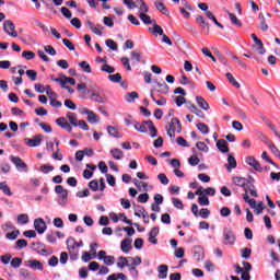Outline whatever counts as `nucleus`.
Instances as JSON below:
<instances>
[{
  "label": "nucleus",
  "mask_w": 280,
  "mask_h": 280,
  "mask_svg": "<svg viewBox=\"0 0 280 280\" xmlns=\"http://www.w3.org/2000/svg\"><path fill=\"white\" fill-rule=\"evenodd\" d=\"M66 117H67L68 121L65 117H59L56 119V124L63 130L71 132L73 130V127L78 128V115H75V113L68 112ZM71 126H73V127H71Z\"/></svg>",
  "instance_id": "f257e3e1"
},
{
  "label": "nucleus",
  "mask_w": 280,
  "mask_h": 280,
  "mask_svg": "<svg viewBox=\"0 0 280 280\" xmlns=\"http://www.w3.org/2000/svg\"><path fill=\"white\" fill-rule=\"evenodd\" d=\"M66 244H67L68 253L70 255V259L72 261L78 260V256L80 255V248L84 246V243L82 241L75 242V238L69 237L66 241Z\"/></svg>",
  "instance_id": "f03ea898"
},
{
  "label": "nucleus",
  "mask_w": 280,
  "mask_h": 280,
  "mask_svg": "<svg viewBox=\"0 0 280 280\" xmlns=\"http://www.w3.org/2000/svg\"><path fill=\"white\" fill-rule=\"evenodd\" d=\"M55 194L58 195L57 202L60 207L67 206V198H69V190L65 189L62 185H57L55 187Z\"/></svg>",
  "instance_id": "7ed1b4c3"
},
{
  "label": "nucleus",
  "mask_w": 280,
  "mask_h": 280,
  "mask_svg": "<svg viewBox=\"0 0 280 280\" xmlns=\"http://www.w3.org/2000/svg\"><path fill=\"white\" fill-rule=\"evenodd\" d=\"M183 130V125L180 124V120L178 118H172L168 126H166V133L174 138L176 137V132H180Z\"/></svg>",
  "instance_id": "20e7f679"
},
{
  "label": "nucleus",
  "mask_w": 280,
  "mask_h": 280,
  "mask_svg": "<svg viewBox=\"0 0 280 280\" xmlns=\"http://www.w3.org/2000/svg\"><path fill=\"white\" fill-rule=\"evenodd\" d=\"M235 233L233 232V230L225 228L223 230V244L225 246H233L235 245Z\"/></svg>",
  "instance_id": "39448f33"
},
{
  "label": "nucleus",
  "mask_w": 280,
  "mask_h": 280,
  "mask_svg": "<svg viewBox=\"0 0 280 280\" xmlns=\"http://www.w3.org/2000/svg\"><path fill=\"white\" fill-rule=\"evenodd\" d=\"M10 161L11 163H13V165H15L18 172H25V173L30 172L27 164L23 162L21 158L11 155Z\"/></svg>",
  "instance_id": "423d86ee"
},
{
  "label": "nucleus",
  "mask_w": 280,
  "mask_h": 280,
  "mask_svg": "<svg viewBox=\"0 0 280 280\" xmlns=\"http://www.w3.org/2000/svg\"><path fill=\"white\" fill-rule=\"evenodd\" d=\"M3 30L8 36H12L13 38H16L19 36V33H16V26L14 25V22L12 20H7L3 22Z\"/></svg>",
  "instance_id": "0eeeda50"
},
{
  "label": "nucleus",
  "mask_w": 280,
  "mask_h": 280,
  "mask_svg": "<svg viewBox=\"0 0 280 280\" xmlns=\"http://www.w3.org/2000/svg\"><path fill=\"white\" fill-rule=\"evenodd\" d=\"M24 143L28 145V148H38L40 143H43V136L37 135L33 139L32 138H25Z\"/></svg>",
  "instance_id": "6e6552de"
},
{
  "label": "nucleus",
  "mask_w": 280,
  "mask_h": 280,
  "mask_svg": "<svg viewBox=\"0 0 280 280\" xmlns=\"http://www.w3.org/2000/svg\"><path fill=\"white\" fill-rule=\"evenodd\" d=\"M245 163H247V165L253 167L256 172H264L261 164L259 161H257V159H255V156H247Z\"/></svg>",
  "instance_id": "1a4fd4ad"
},
{
  "label": "nucleus",
  "mask_w": 280,
  "mask_h": 280,
  "mask_svg": "<svg viewBox=\"0 0 280 280\" xmlns=\"http://www.w3.org/2000/svg\"><path fill=\"white\" fill-rule=\"evenodd\" d=\"M34 229L39 233V235H43L45 231H47V224L45 223V220L38 218L34 221Z\"/></svg>",
  "instance_id": "9d476101"
},
{
  "label": "nucleus",
  "mask_w": 280,
  "mask_h": 280,
  "mask_svg": "<svg viewBox=\"0 0 280 280\" xmlns=\"http://www.w3.org/2000/svg\"><path fill=\"white\" fill-rule=\"evenodd\" d=\"M26 266L28 268H32L33 270H45L43 262H40V260H36V259L27 260Z\"/></svg>",
  "instance_id": "9b49d317"
},
{
  "label": "nucleus",
  "mask_w": 280,
  "mask_h": 280,
  "mask_svg": "<svg viewBox=\"0 0 280 280\" xmlns=\"http://www.w3.org/2000/svg\"><path fill=\"white\" fill-rule=\"evenodd\" d=\"M89 93H91L90 100H92V102H97L98 104H104L106 102L104 97L100 95V90H92L89 91Z\"/></svg>",
  "instance_id": "f8f14e48"
},
{
  "label": "nucleus",
  "mask_w": 280,
  "mask_h": 280,
  "mask_svg": "<svg viewBox=\"0 0 280 280\" xmlns=\"http://www.w3.org/2000/svg\"><path fill=\"white\" fill-rule=\"evenodd\" d=\"M159 232H160L159 226L151 229V231L149 232L150 244H154V245L159 244V240H156Z\"/></svg>",
  "instance_id": "ddd939ff"
},
{
  "label": "nucleus",
  "mask_w": 280,
  "mask_h": 280,
  "mask_svg": "<svg viewBox=\"0 0 280 280\" xmlns=\"http://www.w3.org/2000/svg\"><path fill=\"white\" fill-rule=\"evenodd\" d=\"M232 183L234 185H236L237 187H244V189H246V187L248 185V179H246L244 177H240V176H234V177H232Z\"/></svg>",
  "instance_id": "4468645a"
},
{
  "label": "nucleus",
  "mask_w": 280,
  "mask_h": 280,
  "mask_svg": "<svg viewBox=\"0 0 280 280\" xmlns=\"http://www.w3.org/2000/svg\"><path fill=\"white\" fill-rule=\"evenodd\" d=\"M120 250L126 254H128L129 250H132V240L130 238L122 240L120 244Z\"/></svg>",
  "instance_id": "2eb2a0df"
},
{
  "label": "nucleus",
  "mask_w": 280,
  "mask_h": 280,
  "mask_svg": "<svg viewBox=\"0 0 280 280\" xmlns=\"http://www.w3.org/2000/svg\"><path fill=\"white\" fill-rule=\"evenodd\" d=\"M217 148L222 152V154L229 153V143L224 139L217 141Z\"/></svg>",
  "instance_id": "dca6fc26"
},
{
  "label": "nucleus",
  "mask_w": 280,
  "mask_h": 280,
  "mask_svg": "<svg viewBox=\"0 0 280 280\" xmlns=\"http://www.w3.org/2000/svg\"><path fill=\"white\" fill-rule=\"evenodd\" d=\"M225 167L228 172H232L235 170V167H237V161L235 160V156L231 154L228 156V163L225 164Z\"/></svg>",
  "instance_id": "f3484780"
},
{
  "label": "nucleus",
  "mask_w": 280,
  "mask_h": 280,
  "mask_svg": "<svg viewBox=\"0 0 280 280\" xmlns=\"http://www.w3.org/2000/svg\"><path fill=\"white\" fill-rule=\"evenodd\" d=\"M196 23L197 25H199V27H201L202 30H205L207 27V30H210L211 25L209 24V22H207V20L205 19V16L202 15H197L196 16Z\"/></svg>",
  "instance_id": "a211bd4d"
},
{
  "label": "nucleus",
  "mask_w": 280,
  "mask_h": 280,
  "mask_svg": "<svg viewBox=\"0 0 280 280\" xmlns=\"http://www.w3.org/2000/svg\"><path fill=\"white\" fill-rule=\"evenodd\" d=\"M86 25L91 30V32H93V34H96V36H102V32L100 31V28L104 30V27L102 25L95 26V24H93V22H91V21H88Z\"/></svg>",
  "instance_id": "6ab92c4d"
},
{
  "label": "nucleus",
  "mask_w": 280,
  "mask_h": 280,
  "mask_svg": "<svg viewBox=\"0 0 280 280\" xmlns=\"http://www.w3.org/2000/svg\"><path fill=\"white\" fill-rule=\"evenodd\" d=\"M170 270V268L167 267V265H160L158 267V277L159 279H167V271Z\"/></svg>",
  "instance_id": "aec40b11"
},
{
  "label": "nucleus",
  "mask_w": 280,
  "mask_h": 280,
  "mask_svg": "<svg viewBox=\"0 0 280 280\" xmlns=\"http://www.w3.org/2000/svg\"><path fill=\"white\" fill-rule=\"evenodd\" d=\"M153 28L149 27V32H152L153 36H163L165 33H163V27L161 25L153 23Z\"/></svg>",
  "instance_id": "412c9836"
},
{
  "label": "nucleus",
  "mask_w": 280,
  "mask_h": 280,
  "mask_svg": "<svg viewBox=\"0 0 280 280\" xmlns=\"http://www.w3.org/2000/svg\"><path fill=\"white\" fill-rule=\"evenodd\" d=\"M155 84L159 88L158 93H161L162 95H167L170 93V85H167V83L155 82Z\"/></svg>",
  "instance_id": "4be33fe9"
},
{
  "label": "nucleus",
  "mask_w": 280,
  "mask_h": 280,
  "mask_svg": "<svg viewBox=\"0 0 280 280\" xmlns=\"http://www.w3.org/2000/svg\"><path fill=\"white\" fill-rule=\"evenodd\" d=\"M196 102L202 110H209L211 107L209 106V103L202 97V96H197Z\"/></svg>",
  "instance_id": "5701e85b"
},
{
  "label": "nucleus",
  "mask_w": 280,
  "mask_h": 280,
  "mask_svg": "<svg viewBox=\"0 0 280 280\" xmlns=\"http://www.w3.org/2000/svg\"><path fill=\"white\" fill-rule=\"evenodd\" d=\"M109 153L112 154L113 159H115V161H121V159H124V151L118 148L112 149Z\"/></svg>",
  "instance_id": "b1692460"
},
{
  "label": "nucleus",
  "mask_w": 280,
  "mask_h": 280,
  "mask_svg": "<svg viewBox=\"0 0 280 280\" xmlns=\"http://www.w3.org/2000/svg\"><path fill=\"white\" fill-rule=\"evenodd\" d=\"M139 19L144 23V25H153L156 22V20H152V18L145 13H140Z\"/></svg>",
  "instance_id": "393cba45"
},
{
  "label": "nucleus",
  "mask_w": 280,
  "mask_h": 280,
  "mask_svg": "<svg viewBox=\"0 0 280 280\" xmlns=\"http://www.w3.org/2000/svg\"><path fill=\"white\" fill-rule=\"evenodd\" d=\"M243 199L245 200V202H247L249 205V207L252 209H256L257 207V201L255 199H250L248 197V188H245V194L243 195Z\"/></svg>",
  "instance_id": "a878e982"
},
{
  "label": "nucleus",
  "mask_w": 280,
  "mask_h": 280,
  "mask_svg": "<svg viewBox=\"0 0 280 280\" xmlns=\"http://www.w3.org/2000/svg\"><path fill=\"white\" fill-rule=\"evenodd\" d=\"M107 132H108V136L114 137V139H121V133L119 132V130H117V128L113 126L107 127Z\"/></svg>",
  "instance_id": "bb28decb"
},
{
  "label": "nucleus",
  "mask_w": 280,
  "mask_h": 280,
  "mask_svg": "<svg viewBox=\"0 0 280 280\" xmlns=\"http://www.w3.org/2000/svg\"><path fill=\"white\" fill-rule=\"evenodd\" d=\"M188 110H190V113H194L195 115H197V117H200V119H205V113H202V110L198 109V107H196V105L189 104Z\"/></svg>",
  "instance_id": "cd10ccee"
},
{
  "label": "nucleus",
  "mask_w": 280,
  "mask_h": 280,
  "mask_svg": "<svg viewBox=\"0 0 280 280\" xmlns=\"http://www.w3.org/2000/svg\"><path fill=\"white\" fill-rule=\"evenodd\" d=\"M154 5L156 10H159V12H161L162 14H165L166 16L170 15V11L167 10V7H165L163 2L155 1Z\"/></svg>",
  "instance_id": "c85d7f7f"
},
{
  "label": "nucleus",
  "mask_w": 280,
  "mask_h": 280,
  "mask_svg": "<svg viewBox=\"0 0 280 280\" xmlns=\"http://www.w3.org/2000/svg\"><path fill=\"white\" fill-rule=\"evenodd\" d=\"M226 14L232 23V25H236V27H242V21L235 16V14L231 13L230 11H226Z\"/></svg>",
  "instance_id": "c756f323"
},
{
  "label": "nucleus",
  "mask_w": 280,
  "mask_h": 280,
  "mask_svg": "<svg viewBox=\"0 0 280 280\" xmlns=\"http://www.w3.org/2000/svg\"><path fill=\"white\" fill-rule=\"evenodd\" d=\"M125 100H126V102H128V104H132V102H135L136 100H139V93H137L135 91L127 93L125 95Z\"/></svg>",
  "instance_id": "7c9ffc66"
},
{
  "label": "nucleus",
  "mask_w": 280,
  "mask_h": 280,
  "mask_svg": "<svg viewBox=\"0 0 280 280\" xmlns=\"http://www.w3.org/2000/svg\"><path fill=\"white\" fill-rule=\"evenodd\" d=\"M88 121L89 124H100V117H97V114L93 110H90L88 114Z\"/></svg>",
  "instance_id": "2f4dec72"
},
{
  "label": "nucleus",
  "mask_w": 280,
  "mask_h": 280,
  "mask_svg": "<svg viewBox=\"0 0 280 280\" xmlns=\"http://www.w3.org/2000/svg\"><path fill=\"white\" fill-rule=\"evenodd\" d=\"M145 126H148V125L145 124V121H143L142 124H141V122H135L133 128H135V130H137L138 132L145 133V132H148V128H147Z\"/></svg>",
  "instance_id": "473e14b6"
},
{
  "label": "nucleus",
  "mask_w": 280,
  "mask_h": 280,
  "mask_svg": "<svg viewBox=\"0 0 280 280\" xmlns=\"http://www.w3.org/2000/svg\"><path fill=\"white\" fill-rule=\"evenodd\" d=\"M258 19L260 21V30L262 32H268V24L266 23V16H264V13H259Z\"/></svg>",
  "instance_id": "72a5a7b5"
},
{
  "label": "nucleus",
  "mask_w": 280,
  "mask_h": 280,
  "mask_svg": "<svg viewBox=\"0 0 280 280\" xmlns=\"http://www.w3.org/2000/svg\"><path fill=\"white\" fill-rule=\"evenodd\" d=\"M144 124L148 125V128L151 132V137L154 138L156 137V127L154 126V122H152V120H144Z\"/></svg>",
  "instance_id": "f704fd0d"
},
{
  "label": "nucleus",
  "mask_w": 280,
  "mask_h": 280,
  "mask_svg": "<svg viewBox=\"0 0 280 280\" xmlns=\"http://www.w3.org/2000/svg\"><path fill=\"white\" fill-rule=\"evenodd\" d=\"M225 75H226V78H228L230 84H232V85L235 86L236 89H241L242 85L240 84V82H237V81L235 80V77H233L232 73L228 72Z\"/></svg>",
  "instance_id": "c9c22d12"
},
{
  "label": "nucleus",
  "mask_w": 280,
  "mask_h": 280,
  "mask_svg": "<svg viewBox=\"0 0 280 280\" xmlns=\"http://www.w3.org/2000/svg\"><path fill=\"white\" fill-rule=\"evenodd\" d=\"M0 190L5 194V196H12V190L10 189V186H8V183L2 182L0 183Z\"/></svg>",
  "instance_id": "e433bc0d"
},
{
  "label": "nucleus",
  "mask_w": 280,
  "mask_h": 280,
  "mask_svg": "<svg viewBox=\"0 0 280 280\" xmlns=\"http://www.w3.org/2000/svg\"><path fill=\"white\" fill-rule=\"evenodd\" d=\"M126 266H130V264H128V258L120 256L118 258L117 268L124 269Z\"/></svg>",
  "instance_id": "4c0bfd02"
},
{
  "label": "nucleus",
  "mask_w": 280,
  "mask_h": 280,
  "mask_svg": "<svg viewBox=\"0 0 280 280\" xmlns=\"http://www.w3.org/2000/svg\"><path fill=\"white\" fill-rule=\"evenodd\" d=\"M22 58L25 60H34V58H36V54L32 50H24L22 52Z\"/></svg>",
  "instance_id": "58836bf2"
},
{
  "label": "nucleus",
  "mask_w": 280,
  "mask_h": 280,
  "mask_svg": "<svg viewBox=\"0 0 280 280\" xmlns=\"http://www.w3.org/2000/svg\"><path fill=\"white\" fill-rule=\"evenodd\" d=\"M261 159H262V161H266L267 163H270V165H273V167H276L277 170H279V165H277V163H275V162L272 161V159H270V158L268 156V152L264 151L262 154H261Z\"/></svg>",
  "instance_id": "ea45409f"
},
{
  "label": "nucleus",
  "mask_w": 280,
  "mask_h": 280,
  "mask_svg": "<svg viewBox=\"0 0 280 280\" xmlns=\"http://www.w3.org/2000/svg\"><path fill=\"white\" fill-rule=\"evenodd\" d=\"M196 148H197V150H199L200 152H205L206 154H207V152H209V147L202 141H198L196 143Z\"/></svg>",
  "instance_id": "a19ab883"
},
{
  "label": "nucleus",
  "mask_w": 280,
  "mask_h": 280,
  "mask_svg": "<svg viewBox=\"0 0 280 280\" xmlns=\"http://www.w3.org/2000/svg\"><path fill=\"white\" fill-rule=\"evenodd\" d=\"M197 129L200 130L201 135H209V126L203 122L197 124Z\"/></svg>",
  "instance_id": "79ce46f5"
},
{
  "label": "nucleus",
  "mask_w": 280,
  "mask_h": 280,
  "mask_svg": "<svg viewBox=\"0 0 280 280\" xmlns=\"http://www.w3.org/2000/svg\"><path fill=\"white\" fill-rule=\"evenodd\" d=\"M131 60L133 65L141 62V54L137 50L131 51Z\"/></svg>",
  "instance_id": "37998d69"
},
{
  "label": "nucleus",
  "mask_w": 280,
  "mask_h": 280,
  "mask_svg": "<svg viewBox=\"0 0 280 280\" xmlns=\"http://www.w3.org/2000/svg\"><path fill=\"white\" fill-rule=\"evenodd\" d=\"M38 255H42L43 257H48V255H54V250L47 249L46 246L44 245L40 250H37Z\"/></svg>",
  "instance_id": "c03bdc74"
},
{
  "label": "nucleus",
  "mask_w": 280,
  "mask_h": 280,
  "mask_svg": "<svg viewBox=\"0 0 280 280\" xmlns=\"http://www.w3.org/2000/svg\"><path fill=\"white\" fill-rule=\"evenodd\" d=\"M158 180H160L162 185H170V178H167V175H165V173H160L158 175Z\"/></svg>",
  "instance_id": "a18cd8bd"
},
{
  "label": "nucleus",
  "mask_w": 280,
  "mask_h": 280,
  "mask_svg": "<svg viewBox=\"0 0 280 280\" xmlns=\"http://www.w3.org/2000/svg\"><path fill=\"white\" fill-rule=\"evenodd\" d=\"M79 67L82 68V71H84V73H91L92 72L91 65H89V62H86V61H81L79 63Z\"/></svg>",
  "instance_id": "49530a36"
},
{
  "label": "nucleus",
  "mask_w": 280,
  "mask_h": 280,
  "mask_svg": "<svg viewBox=\"0 0 280 280\" xmlns=\"http://www.w3.org/2000/svg\"><path fill=\"white\" fill-rule=\"evenodd\" d=\"M172 205H173V207H175V209H180V210H183L185 207L183 205V201L178 198H172Z\"/></svg>",
  "instance_id": "de8ad7c7"
},
{
  "label": "nucleus",
  "mask_w": 280,
  "mask_h": 280,
  "mask_svg": "<svg viewBox=\"0 0 280 280\" xmlns=\"http://www.w3.org/2000/svg\"><path fill=\"white\" fill-rule=\"evenodd\" d=\"M27 222H30V215L27 214L18 215V224H27Z\"/></svg>",
  "instance_id": "09e8293b"
},
{
  "label": "nucleus",
  "mask_w": 280,
  "mask_h": 280,
  "mask_svg": "<svg viewBox=\"0 0 280 280\" xmlns=\"http://www.w3.org/2000/svg\"><path fill=\"white\" fill-rule=\"evenodd\" d=\"M268 148H269V150H271L272 154H275V156H277L279 159L280 150L277 148V145H275V143H272V142H269Z\"/></svg>",
  "instance_id": "8fccbe9b"
},
{
  "label": "nucleus",
  "mask_w": 280,
  "mask_h": 280,
  "mask_svg": "<svg viewBox=\"0 0 280 280\" xmlns=\"http://www.w3.org/2000/svg\"><path fill=\"white\" fill-rule=\"evenodd\" d=\"M66 108H69L70 110H75L78 108V106H75V103H73V101L66 98L63 102Z\"/></svg>",
  "instance_id": "3c124183"
},
{
  "label": "nucleus",
  "mask_w": 280,
  "mask_h": 280,
  "mask_svg": "<svg viewBox=\"0 0 280 280\" xmlns=\"http://www.w3.org/2000/svg\"><path fill=\"white\" fill-rule=\"evenodd\" d=\"M108 80H110V82H114L115 84H117V83L121 82V74L120 73L109 74Z\"/></svg>",
  "instance_id": "603ef678"
},
{
  "label": "nucleus",
  "mask_w": 280,
  "mask_h": 280,
  "mask_svg": "<svg viewBox=\"0 0 280 280\" xmlns=\"http://www.w3.org/2000/svg\"><path fill=\"white\" fill-rule=\"evenodd\" d=\"M188 163H189V165H191V167H196V165H198L200 163V159L197 155H191L188 159Z\"/></svg>",
  "instance_id": "864d4df0"
},
{
  "label": "nucleus",
  "mask_w": 280,
  "mask_h": 280,
  "mask_svg": "<svg viewBox=\"0 0 280 280\" xmlns=\"http://www.w3.org/2000/svg\"><path fill=\"white\" fill-rule=\"evenodd\" d=\"M101 71H104L105 73H115V67H112L108 63H104L101 67Z\"/></svg>",
  "instance_id": "5fc2aeb1"
},
{
  "label": "nucleus",
  "mask_w": 280,
  "mask_h": 280,
  "mask_svg": "<svg viewBox=\"0 0 280 280\" xmlns=\"http://www.w3.org/2000/svg\"><path fill=\"white\" fill-rule=\"evenodd\" d=\"M105 45L112 49V51H117V43H115V40L113 39H106L105 40Z\"/></svg>",
  "instance_id": "6e6d98bb"
},
{
  "label": "nucleus",
  "mask_w": 280,
  "mask_h": 280,
  "mask_svg": "<svg viewBox=\"0 0 280 280\" xmlns=\"http://www.w3.org/2000/svg\"><path fill=\"white\" fill-rule=\"evenodd\" d=\"M21 264H23V259L15 257L11 260V267L12 268H21Z\"/></svg>",
  "instance_id": "4d7b16f0"
},
{
  "label": "nucleus",
  "mask_w": 280,
  "mask_h": 280,
  "mask_svg": "<svg viewBox=\"0 0 280 280\" xmlns=\"http://www.w3.org/2000/svg\"><path fill=\"white\" fill-rule=\"evenodd\" d=\"M11 259H12V254H5V255L0 256V261L2 264H4V266H8V264H10Z\"/></svg>",
  "instance_id": "13d9d810"
},
{
  "label": "nucleus",
  "mask_w": 280,
  "mask_h": 280,
  "mask_svg": "<svg viewBox=\"0 0 280 280\" xmlns=\"http://www.w3.org/2000/svg\"><path fill=\"white\" fill-rule=\"evenodd\" d=\"M81 259L84 264H89V261H91V259H95V257H93L89 252H83Z\"/></svg>",
  "instance_id": "bf43d9fd"
},
{
  "label": "nucleus",
  "mask_w": 280,
  "mask_h": 280,
  "mask_svg": "<svg viewBox=\"0 0 280 280\" xmlns=\"http://www.w3.org/2000/svg\"><path fill=\"white\" fill-rule=\"evenodd\" d=\"M148 200H150V195H148V192L138 196V202H141L142 205H145Z\"/></svg>",
  "instance_id": "052dcab7"
},
{
  "label": "nucleus",
  "mask_w": 280,
  "mask_h": 280,
  "mask_svg": "<svg viewBox=\"0 0 280 280\" xmlns=\"http://www.w3.org/2000/svg\"><path fill=\"white\" fill-rule=\"evenodd\" d=\"M133 185L139 189H145L148 187V183L139 182V179H133Z\"/></svg>",
  "instance_id": "680f3d73"
},
{
  "label": "nucleus",
  "mask_w": 280,
  "mask_h": 280,
  "mask_svg": "<svg viewBox=\"0 0 280 280\" xmlns=\"http://www.w3.org/2000/svg\"><path fill=\"white\" fill-rule=\"evenodd\" d=\"M200 218H202L203 220H207L209 218V215H211V211L207 208H202L199 212Z\"/></svg>",
  "instance_id": "e2e57ef3"
},
{
  "label": "nucleus",
  "mask_w": 280,
  "mask_h": 280,
  "mask_svg": "<svg viewBox=\"0 0 280 280\" xmlns=\"http://www.w3.org/2000/svg\"><path fill=\"white\" fill-rule=\"evenodd\" d=\"M198 202L201 207H207V206H209V197L203 195L198 198Z\"/></svg>",
  "instance_id": "0e129e2a"
},
{
  "label": "nucleus",
  "mask_w": 280,
  "mask_h": 280,
  "mask_svg": "<svg viewBox=\"0 0 280 280\" xmlns=\"http://www.w3.org/2000/svg\"><path fill=\"white\" fill-rule=\"evenodd\" d=\"M27 246V241L24 238L18 240L16 241V246L15 248H18L19 250H21L22 248H25Z\"/></svg>",
  "instance_id": "69168bd1"
},
{
  "label": "nucleus",
  "mask_w": 280,
  "mask_h": 280,
  "mask_svg": "<svg viewBox=\"0 0 280 280\" xmlns=\"http://www.w3.org/2000/svg\"><path fill=\"white\" fill-rule=\"evenodd\" d=\"M44 51H46V54H48L49 56H56V48H54V46L51 45L45 46Z\"/></svg>",
  "instance_id": "338daca9"
},
{
  "label": "nucleus",
  "mask_w": 280,
  "mask_h": 280,
  "mask_svg": "<svg viewBox=\"0 0 280 280\" xmlns=\"http://www.w3.org/2000/svg\"><path fill=\"white\" fill-rule=\"evenodd\" d=\"M103 261L106 266H114L115 265V256H106Z\"/></svg>",
  "instance_id": "774afa93"
}]
</instances>
